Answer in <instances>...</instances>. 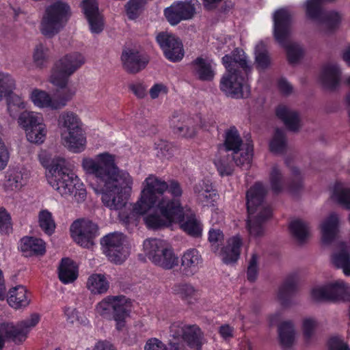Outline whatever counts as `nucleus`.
<instances>
[{"label": "nucleus", "instance_id": "obj_1", "mask_svg": "<svg viewBox=\"0 0 350 350\" xmlns=\"http://www.w3.org/2000/svg\"><path fill=\"white\" fill-rule=\"evenodd\" d=\"M83 170L96 178L103 204L110 210H120L126 204L133 185L131 175L119 170L115 156L108 152L86 158L82 161Z\"/></svg>", "mask_w": 350, "mask_h": 350}, {"label": "nucleus", "instance_id": "obj_2", "mask_svg": "<svg viewBox=\"0 0 350 350\" xmlns=\"http://www.w3.org/2000/svg\"><path fill=\"white\" fill-rule=\"evenodd\" d=\"M161 215L150 214L144 218L148 228L157 229L178 223L187 234L198 237L202 235V224L190 209H185L178 201L163 200L159 204Z\"/></svg>", "mask_w": 350, "mask_h": 350}, {"label": "nucleus", "instance_id": "obj_3", "mask_svg": "<svg viewBox=\"0 0 350 350\" xmlns=\"http://www.w3.org/2000/svg\"><path fill=\"white\" fill-rule=\"evenodd\" d=\"M226 72L220 81V89L226 95L240 98L250 94V87L245 81V77L251 70L245 53L236 49L232 55H226L222 57Z\"/></svg>", "mask_w": 350, "mask_h": 350}, {"label": "nucleus", "instance_id": "obj_4", "mask_svg": "<svg viewBox=\"0 0 350 350\" xmlns=\"http://www.w3.org/2000/svg\"><path fill=\"white\" fill-rule=\"evenodd\" d=\"M38 159L42 165L48 170L46 176L49 184L59 194H68L75 184L69 162L62 157L52 159L45 150L40 151Z\"/></svg>", "mask_w": 350, "mask_h": 350}, {"label": "nucleus", "instance_id": "obj_5", "mask_svg": "<svg viewBox=\"0 0 350 350\" xmlns=\"http://www.w3.org/2000/svg\"><path fill=\"white\" fill-rule=\"evenodd\" d=\"M142 187L140 198L133 206L131 216L127 219L128 223L131 222L133 217L142 215L153 207L160 213L159 204L163 200L177 201L169 200L163 196L167 190V183L155 175L150 174L146 178Z\"/></svg>", "mask_w": 350, "mask_h": 350}, {"label": "nucleus", "instance_id": "obj_6", "mask_svg": "<svg viewBox=\"0 0 350 350\" xmlns=\"http://www.w3.org/2000/svg\"><path fill=\"white\" fill-rule=\"evenodd\" d=\"M274 36L278 42L285 48L288 61L297 62L303 54L299 44L289 40L291 33L292 14L287 8L278 10L273 14Z\"/></svg>", "mask_w": 350, "mask_h": 350}, {"label": "nucleus", "instance_id": "obj_7", "mask_svg": "<svg viewBox=\"0 0 350 350\" xmlns=\"http://www.w3.org/2000/svg\"><path fill=\"white\" fill-rule=\"evenodd\" d=\"M131 310V302L124 295L107 296L95 307L96 313L100 317L107 319H113L116 323L118 329L124 327Z\"/></svg>", "mask_w": 350, "mask_h": 350}, {"label": "nucleus", "instance_id": "obj_8", "mask_svg": "<svg viewBox=\"0 0 350 350\" xmlns=\"http://www.w3.org/2000/svg\"><path fill=\"white\" fill-rule=\"evenodd\" d=\"M70 14L68 4L57 1L48 5L40 21V30L44 36L51 38L64 27Z\"/></svg>", "mask_w": 350, "mask_h": 350}, {"label": "nucleus", "instance_id": "obj_9", "mask_svg": "<svg viewBox=\"0 0 350 350\" xmlns=\"http://www.w3.org/2000/svg\"><path fill=\"white\" fill-rule=\"evenodd\" d=\"M174 133L185 138L194 137L200 129L207 130V122L200 114L189 115L184 112H175L170 122Z\"/></svg>", "mask_w": 350, "mask_h": 350}, {"label": "nucleus", "instance_id": "obj_10", "mask_svg": "<svg viewBox=\"0 0 350 350\" xmlns=\"http://www.w3.org/2000/svg\"><path fill=\"white\" fill-rule=\"evenodd\" d=\"M145 254L155 265L170 269L178 265V258L168 244L161 239H152L144 241Z\"/></svg>", "mask_w": 350, "mask_h": 350}, {"label": "nucleus", "instance_id": "obj_11", "mask_svg": "<svg viewBox=\"0 0 350 350\" xmlns=\"http://www.w3.org/2000/svg\"><path fill=\"white\" fill-rule=\"evenodd\" d=\"M85 61V55L79 52L75 51L65 55L55 63L50 82L52 84L65 85L67 78L79 69Z\"/></svg>", "mask_w": 350, "mask_h": 350}, {"label": "nucleus", "instance_id": "obj_12", "mask_svg": "<svg viewBox=\"0 0 350 350\" xmlns=\"http://www.w3.org/2000/svg\"><path fill=\"white\" fill-rule=\"evenodd\" d=\"M18 122L25 131L29 142L41 144L44 141L47 130L41 114L33 111H23L19 116Z\"/></svg>", "mask_w": 350, "mask_h": 350}, {"label": "nucleus", "instance_id": "obj_13", "mask_svg": "<svg viewBox=\"0 0 350 350\" xmlns=\"http://www.w3.org/2000/svg\"><path fill=\"white\" fill-rule=\"evenodd\" d=\"M124 242L125 237L122 233H111L102 239L103 252L110 261L121 264L126 259L129 252Z\"/></svg>", "mask_w": 350, "mask_h": 350}, {"label": "nucleus", "instance_id": "obj_14", "mask_svg": "<svg viewBox=\"0 0 350 350\" xmlns=\"http://www.w3.org/2000/svg\"><path fill=\"white\" fill-rule=\"evenodd\" d=\"M267 190L260 183H256L247 191L246 204L249 215H263V218L271 216V210L264 201Z\"/></svg>", "mask_w": 350, "mask_h": 350}, {"label": "nucleus", "instance_id": "obj_15", "mask_svg": "<svg viewBox=\"0 0 350 350\" xmlns=\"http://www.w3.org/2000/svg\"><path fill=\"white\" fill-rule=\"evenodd\" d=\"M71 237L74 241L83 247H90L94 243V239L98 234L96 224L88 219H78L70 226Z\"/></svg>", "mask_w": 350, "mask_h": 350}, {"label": "nucleus", "instance_id": "obj_16", "mask_svg": "<svg viewBox=\"0 0 350 350\" xmlns=\"http://www.w3.org/2000/svg\"><path fill=\"white\" fill-rule=\"evenodd\" d=\"M170 336L174 338H183L195 350H200L203 337L200 329L196 325H187L181 322H174L170 327Z\"/></svg>", "mask_w": 350, "mask_h": 350}, {"label": "nucleus", "instance_id": "obj_17", "mask_svg": "<svg viewBox=\"0 0 350 350\" xmlns=\"http://www.w3.org/2000/svg\"><path fill=\"white\" fill-rule=\"evenodd\" d=\"M40 321V316L37 313L31 314L29 317L19 321L16 325L9 323L3 326V332L8 336L12 338L16 344L23 342L27 338L29 332L35 327Z\"/></svg>", "mask_w": 350, "mask_h": 350}, {"label": "nucleus", "instance_id": "obj_18", "mask_svg": "<svg viewBox=\"0 0 350 350\" xmlns=\"http://www.w3.org/2000/svg\"><path fill=\"white\" fill-rule=\"evenodd\" d=\"M199 5L197 0L174 3L164 10V14L172 25H176L182 21L193 18L196 14V8Z\"/></svg>", "mask_w": 350, "mask_h": 350}, {"label": "nucleus", "instance_id": "obj_19", "mask_svg": "<svg viewBox=\"0 0 350 350\" xmlns=\"http://www.w3.org/2000/svg\"><path fill=\"white\" fill-rule=\"evenodd\" d=\"M157 41L167 59L175 62L183 59V44L175 36L167 32H161L157 36Z\"/></svg>", "mask_w": 350, "mask_h": 350}, {"label": "nucleus", "instance_id": "obj_20", "mask_svg": "<svg viewBox=\"0 0 350 350\" xmlns=\"http://www.w3.org/2000/svg\"><path fill=\"white\" fill-rule=\"evenodd\" d=\"M83 12L88 21L90 29L93 33H100L104 27L103 16L99 11L96 0H83Z\"/></svg>", "mask_w": 350, "mask_h": 350}, {"label": "nucleus", "instance_id": "obj_21", "mask_svg": "<svg viewBox=\"0 0 350 350\" xmlns=\"http://www.w3.org/2000/svg\"><path fill=\"white\" fill-rule=\"evenodd\" d=\"M121 59L124 68L131 73H136L145 68L148 62L147 56L135 49L123 51Z\"/></svg>", "mask_w": 350, "mask_h": 350}, {"label": "nucleus", "instance_id": "obj_22", "mask_svg": "<svg viewBox=\"0 0 350 350\" xmlns=\"http://www.w3.org/2000/svg\"><path fill=\"white\" fill-rule=\"evenodd\" d=\"M332 265L342 271L346 276H350V241L341 242L330 257Z\"/></svg>", "mask_w": 350, "mask_h": 350}, {"label": "nucleus", "instance_id": "obj_23", "mask_svg": "<svg viewBox=\"0 0 350 350\" xmlns=\"http://www.w3.org/2000/svg\"><path fill=\"white\" fill-rule=\"evenodd\" d=\"M62 144L75 153L83 152L86 146V137L82 128L68 131L60 133Z\"/></svg>", "mask_w": 350, "mask_h": 350}, {"label": "nucleus", "instance_id": "obj_24", "mask_svg": "<svg viewBox=\"0 0 350 350\" xmlns=\"http://www.w3.org/2000/svg\"><path fill=\"white\" fill-rule=\"evenodd\" d=\"M193 75L199 80L209 81L215 77L214 64L212 60L198 57L191 64Z\"/></svg>", "mask_w": 350, "mask_h": 350}, {"label": "nucleus", "instance_id": "obj_25", "mask_svg": "<svg viewBox=\"0 0 350 350\" xmlns=\"http://www.w3.org/2000/svg\"><path fill=\"white\" fill-rule=\"evenodd\" d=\"M197 200L204 205L213 204L218 199V193L208 180H202L193 188Z\"/></svg>", "mask_w": 350, "mask_h": 350}, {"label": "nucleus", "instance_id": "obj_26", "mask_svg": "<svg viewBox=\"0 0 350 350\" xmlns=\"http://www.w3.org/2000/svg\"><path fill=\"white\" fill-rule=\"evenodd\" d=\"M28 177L27 170L23 168L10 169L6 172L4 187L9 191L19 190L26 184Z\"/></svg>", "mask_w": 350, "mask_h": 350}, {"label": "nucleus", "instance_id": "obj_27", "mask_svg": "<svg viewBox=\"0 0 350 350\" xmlns=\"http://www.w3.org/2000/svg\"><path fill=\"white\" fill-rule=\"evenodd\" d=\"M202 264V256L196 249H189L183 253L181 258V265L187 275H194Z\"/></svg>", "mask_w": 350, "mask_h": 350}, {"label": "nucleus", "instance_id": "obj_28", "mask_svg": "<svg viewBox=\"0 0 350 350\" xmlns=\"http://www.w3.org/2000/svg\"><path fill=\"white\" fill-rule=\"evenodd\" d=\"M7 301L14 309L25 308L30 303L29 293L24 286H16L9 290Z\"/></svg>", "mask_w": 350, "mask_h": 350}, {"label": "nucleus", "instance_id": "obj_29", "mask_svg": "<svg viewBox=\"0 0 350 350\" xmlns=\"http://www.w3.org/2000/svg\"><path fill=\"white\" fill-rule=\"evenodd\" d=\"M338 216L331 213L321 224V240L324 244H329L335 239L338 231Z\"/></svg>", "mask_w": 350, "mask_h": 350}, {"label": "nucleus", "instance_id": "obj_30", "mask_svg": "<svg viewBox=\"0 0 350 350\" xmlns=\"http://www.w3.org/2000/svg\"><path fill=\"white\" fill-rule=\"evenodd\" d=\"M241 245L242 240L239 235L230 238L219 253L222 260L226 264L236 262L240 255Z\"/></svg>", "mask_w": 350, "mask_h": 350}, {"label": "nucleus", "instance_id": "obj_31", "mask_svg": "<svg viewBox=\"0 0 350 350\" xmlns=\"http://www.w3.org/2000/svg\"><path fill=\"white\" fill-rule=\"evenodd\" d=\"M173 291L189 305L198 303L201 297L200 291L189 283L176 284L173 288Z\"/></svg>", "mask_w": 350, "mask_h": 350}, {"label": "nucleus", "instance_id": "obj_32", "mask_svg": "<svg viewBox=\"0 0 350 350\" xmlns=\"http://www.w3.org/2000/svg\"><path fill=\"white\" fill-rule=\"evenodd\" d=\"M341 72L336 64L329 63L325 65L321 75L323 84L329 89L335 88L340 82Z\"/></svg>", "mask_w": 350, "mask_h": 350}, {"label": "nucleus", "instance_id": "obj_33", "mask_svg": "<svg viewBox=\"0 0 350 350\" xmlns=\"http://www.w3.org/2000/svg\"><path fill=\"white\" fill-rule=\"evenodd\" d=\"M276 115L289 130L295 131L299 129L300 119L297 111L286 105H280L276 109Z\"/></svg>", "mask_w": 350, "mask_h": 350}, {"label": "nucleus", "instance_id": "obj_34", "mask_svg": "<svg viewBox=\"0 0 350 350\" xmlns=\"http://www.w3.org/2000/svg\"><path fill=\"white\" fill-rule=\"evenodd\" d=\"M244 145L245 144H243L237 129L234 126H232L226 130L224 142L223 144L219 146L218 152L219 154H221V152L224 150L234 152Z\"/></svg>", "mask_w": 350, "mask_h": 350}, {"label": "nucleus", "instance_id": "obj_35", "mask_svg": "<svg viewBox=\"0 0 350 350\" xmlns=\"http://www.w3.org/2000/svg\"><path fill=\"white\" fill-rule=\"evenodd\" d=\"M45 248V243L41 239L25 237L21 240V249L26 256L42 255Z\"/></svg>", "mask_w": 350, "mask_h": 350}, {"label": "nucleus", "instance_id": "obj_36", "mask_svg": "<svg viewBox=\"0 0 350 350\" xmlns=\"http://www.w3.org/2000/svg\"><path fill=\"white\" fill-rule=\"evenodd\" d=\"M30 99L34 105L39 108L58 110L55 96L52 97L46 91L33 89L30 94Z\"/></svg>", "mask_w": 350, "mask_h": 350}, {"label": "nucleus", "instance_id": "obj_37", "mask_svg": "<svg viewBox=\"0 0 350 350\" xmlns=\"http://www.w3.org/2000/svg\"><path fill=\"white\" fill-rule=\"evenodd\" d=\"M57 126L62 133L81 127V122L75 113L71 111H64L58 116Z\"/></svg>", "mask_w": 350, "mask_h": 350}, {"label": "nucleus", "instance_id": "obj_38", "mask_svg": "<svg viewBox=\"0 0 350 350\" xmlns=\"http://www.w3.org/2000/svg\"><path fill=\"white\" fill-rule=\"evenodd\" d=\"M329 300L350 299V285L342 280L327 283Z\"/></svg>", "mask_w": 350, "mask_h": 350}, {"label": "nucleus", "instance_id": "obj_39", "mask_svg": "<svg viewBox=\"0 0 350 350\" xmlns=\"http://www.w3.org/2000/svg\"><path fill=\"white\" fill-rule=\"evenodd\" d=\"M68 82L69 78H67L65 85L53 84L59 88L54 95L58 110L66 107L77 92V88L74 85H69Z\"/></svg>", "mask_w": 350, "mask_h": 350}, {"label": "nucleus", "instance_id": "obj_40", "mask_svg": "<svg viewBox=\"0 0 350 350\" xmlns=\"http://www.w3.org/2000/svg\"><path fill=\"white\" fill-rule=\"evenodd\" d=\"M252 156L253 145L246 143L240 149L232 152V160L237 166L247 170L250 166Z\"/></svg>", "mask_w": 350, "mask_h": 350}, {"label": "nucleus", "instance_id": "obj_41", "mask_svg": "<svg viewBox=\"0 0 350 350\" xmlns=\"http://www.w3.org/2000/svg\"><path fill=\"white\" fill-rule=\"evenodd\" d=\"M58 275L60 281L64 284L73 282L78 276L74 262L69 258H63L59 266Z\"/></svg>", "mask_w": 350, "mask_h": 350}, {"label": "nucleus", "instance_id": "obj_42", "mask_svg": "<svg viewBox=\"0 0 350 350\" xmlns=\"http://www.w3.org/2000/svg\"><path fill=\"white\" fill-rule=\"evenodd\" d=\"M86 286L93 294H103L108 291L109 283L105 275L94 273L89 276Z\"/></svg>", "mask_w": 350, "mask_h": 350}, {"label": "nucleus", "instance_id": "obj_43", "mask_svg": "<svg viewBox=\"0 0 350 350\" xmlns=\"http://www.w3.org/2000/svg\"><path fill=\"white\" fill-rule=\"evenodd\" d=\"M280 344L283 349L290 348L294 343L295 332L291 321H284L278 329Z\"/></svg>", "mask_w": 350, "mask_h": 350}, {"label": "nucleus", "instance_id": "obj_44", "mask_svg": "<svg viewBox=\"0 0 350 350\" xmlns=\"http://www.w3.org/2000/svg\"><path fill=\"white\" fill-rule=\"evenodd\" d=\"M297 281L295 277H289L280 287L278 293V299L283 306H287L290 302V297L295 291Z\"/></svg>", "mask_w": 350, "mask_h": 350}, {"label": "nucleus", "instance_id": "obj_45", "mask_svg": "<svg viewBox=\"0 0 350 350\" xmlns=\"http://www.w3.org/2000/svg\"><path fill=\"white\" fill-rule=\"evenodd\" d=\"M289 229L294 238L300 243L307 241L310 236L308 224L301 219L292 221Z\"/></svg>", "mask_w": 350, "mask_h": 350}, {"label": "nucleus", "instance_id": "obj_46", "mask_svg": "<svg viewBox=\"0 0 350 350\" xmlns=\"http://www.w3.org/2000/svg\"><path fill=\"white\" fill-rule=\"evenodd\" d=\"M16 87V80L8 72L0 71V102L10 96Z\"/></svg>", "mask_w": 350, "mask_h": 350}, {"label": "nucleus", "instance_id": "obj_47", "mask_svg": "<svg viewBox=\"0 0 350 350\" xmlns=\"http://www.w3.org/2000/svg\"><path fill=\"white\" fill-rule=\"evenodd\" d=\"M263 215H249L247 220V229L250 237L258 238L264 234L262 222L268 218H263Z\"/></svg>", "mask_w": 350, "mask_h": 350}, {"label": "nucleus", "instance_id": "obj_48", "mask_svg": "<svg viewBox=\"0 0 350 350\" xmlns=\"http://www.w3.org/2000/svg\"><path fill=\"white\" fill-rule=\"evenodd\" d=\"M38 224L47 234H51L55 229V222L52 213L47 209H42L38 213Z\"/></svg>", "mask_w": 350, "mask_h": 350}, {"label": "nucleus", "instance_id": "obj_49", "mask_svg": "<svg viewBox=\"0 0 350 350\" xmlns=\"http://www.w3.org/2000/svg\"><path fill=\"white\" fill-rule=\"evenodd\" d=\"M332 198L345 208H350V187L342 184H336L334 187Z\"/></svg>", "mask_w": 350, "mask_h": 350}, {"label": "nucleus", "instance_id": "obj_50", "mask_svg": "<svg viewBox=\"0 0 350 350\" xmlns=\"http://www.w3.org/2000/svg\"><path fill=\"white\" fill-rule=\"evenodd\" d=\"M219 154L214 160L215 165L219 174L222 176L231 175L234 171V167L231 161L232 157H230L228 154L223 155L222 153H219Z\"/></svg>", "mask_w": 350, "mask_h": 350}, {"label": "nucleus", "instance_id": "obj_51", "mask_svg": "<svg viewBox=\"0 0 350 350\" xmlns=\"http://www.w3.org/2000/svg\"><path fill=\"white\" fill-rule=\"evenodd\" d=\"M286 147L287 142L284 131L276 129L269 143L270 150L276 154L282 153Z\"/></svg>", "mask_w": 350, "mask_h": 350}, {"label": "nucleus", "instance_id": "obj_52", "mask_svg": "<svg viewBox=\"0 0 350 350\" xmlns=\"http://www.w3.org/2000/svg\"><path fill=\"white\" fill-rule=\"evenodd\" d=\"M147 0H129L125 5V12L129 19L135 20L142 12Z\"/></svg>", "mask_w": 350, "mask_h": 350}, {"label": "nucleus", "instance_id": "obj_53", "mask_svg": "<svg viewBox=\"0 0 350 350\" xmlns=\"http://www.w3.org/2000/svg\"><path fill=\"white\" fill-rule=\"evenodd\" d=\"M269 183L271 189L275 193H279L285 188V180L281 171L276 165L271 168L269 174Z\"/></svg>", "mask_w": 350, "mask_h": 350}, {"label": "nucleus", "instance_id": "obj_54", "mask_svg": "<svg viewBox=\"0 0 350 350\" xmlns=\"http://www.w3.org/2000/svg\"><path fill=\"white\" fill-rule=\"evenodd\" d=\"M255 53L257 66L261 69L266 68L270 64V59L263 42H260L256 45Z\"/></svg>", "mask_w": 350, "mask_h": 350}, {"label": "nucleus", "instance_id": "obj_55", "mask_svg": "<svg viewBox=\"0 0 350 350\" xmlns=\"http://www.w3.org/2000/svg\"><path fill=\"white\" fill-rule=\"evenodd\" d=\"M48 49L42 44H39L35 47L33 59L35 65L38 68H44L46 66L48 58Z\"/></svg>", "mask_w": 350, "mask_h": 350}, {"label": "nucleus", "instance_id": "obj_56", "mask_svg": "<svg viewBox=\"0 0 350 350\" xmlns=\"http://www.w3.org/2000/svg\"><path fill=\"white\" fill-rule=\"evenodd\" d=\"M73 176L74 177L72 178V179H75V183L73 189L70 191V192L68 194L60 195L63 197L66 198L73 194L76 201L79 202L83 201L85 199L86 190L85 189L83 184L79 182V178H77V176L75 175V174H73Z\"/></svg>", "mask_w": 350, "mask_h": 350}, {"label": "nucleus", "instance_id": "obj_57", "mask_svg": "<svg viewBox=\"0 0 350 350\" xmlns=\"http://www.w3.org/2000/svg\"><path fill=\"white\" fill-rule=\"evenodd\" d=\"M310 297L312 299L317 301L329 300L327 284L317 285L312 288Z\"/></svg>", "mask_w": 350, "mask_h": 350}, {"label": "nucleus", "instance_id": "obj_58", "mask_svg": "<svg viewBox=\"0 0 350 350\" xmlns=\"http://www.w3.org/2000/svg\"><path fill=\"white\" fill-rule=\"evenodd\" d=\"M12 230L11 216L5 208H0V233L8 234Z\"/></svg>", "mask_w": 350, "mask_h": 350}, {"label": "nucleus", "instance_id": "obj_59", "mask_svg": "<svg viewBox=\"0 0 350 350\" xmlns=\"http://www.w3.org/2000/svg\"><path fill=\"white\" fill-rule=\"evenodd\" d=\"M317 326L318 323L314 318L308 317L303 320V333L306 340H310L313 336Z\"/></svg>", "mask_w": 350, "mask_h": 350}, {"label": "nucleus", "instance_id": "obj_60", "mask_svg": "<svg viewBox=\"0 0 350 350\" xmlns=\"http://www.w3.org/2000/svg\"><path fill=\"white\" fill-rule=\"evenodd\" d=\"M258 257L256 254H253L249 260L248 267L247 270V280L253 282L258 276Z\"/></svg>", "mask_w": 350, "mask_h": 350}, {"label": "nucleus", "instance_id": "obj_61", "mask_svg": "<svg viewBox=\"0 0 350 350\" xmlns=\"http://www.w3.org/2000/svg\"><path fill=\"white\" fill-rule=\"evenodd\" d=\"M173 350H181L179 345H173ZM144 350H167L166 345L157 338L148 339L144 346Z\"/></svg>", "mask_w": 350, "mask_h": 350}, {"label": "nucleus", "instance_id": "obj_62", "mask_svg": "<svg viewBox=\"0 0 350 350\" xmlns=\"http://www.w3.org/2000/svg\"><path fill=\"white\" fill-rule=\"evenodd\" d=\"M224 240V234L219 229H211L208 232V241L215 252L219 251V245Z\"/></svg>", "mask_w": 350, "mask_h": 350}, {"label": "nucleus", "instance_id": "obj_63", "mask_svg": "<svg viewBox=\"0 0 350 350\" xmlns=\"http://www.w3.org/2000/svg\"><path fill=\"white\" fill-rule=\"evenodd\" d=\"M7 98L8 111H12V108L25 109L26 107L25 103L23 98L14 92L10 96L5 97Z\"/></svg>", "mask_w": 350, "mask_h": 350}, {"label": "nucleus", "instance_id": "obj_64", "mask_svg": "<svg viewBox=\"0 0 350 350\" xmlns=\"http://www.w3.org/2000/svg\"><path fill=\"white\" fill-rule=\"evenodd\" d=\"M328 347L330 350H350L347 344L338 336L332 337L329 340Z\"/></svg>", "mask_w": 350, "mask_h": 350}]
</instances>
